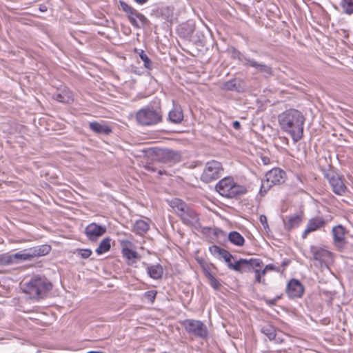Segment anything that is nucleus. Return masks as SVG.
I'll list each match as a JSON object with an SVG mask.
<instances>
[{
	"label": "nucleus",
	"mask_w": 353,
	"mask_h": 353,
	"mask_svg": "<svg viewBox=\"0 0 353 353\" xmlns=\"http://www.w3.org/2000/svg\"><path fill=\"white\" fill-rule=\"evenodd\" d=\"M223 172V168L220 162L215 160L208 161L201 175V180L204 183H210L220 178Z\"/></svg>",
	"instance_id": "1a4fd4ad"
},
{
	"label": "nucleus",
	"mask_w": 353,
	"mask_h": 353,
	"mask_svg": "<svg viewBox=\"0 0 353 353\" xmlns=\"http://www.w3.org/2000/svg\"><path fill=\"white\" fill-rule=\"evenodd\" d=\"M74 253H77L82 259H88L92 255V252L90 249L86 248V249H77Z\"/></svg>",
	"instance_id": "f704fd0d"
},
{
	"label": "nucleus",
	"mask_w": 353,
	"mask_h": 353,
	"mask_svg": "<svg viewBox=\"0 0 353 353\" xmlns=\"http://www.w3.org/2000/svg\"><path fill=\"white\" fill-rule=\"evenodd\" d=\"M164 173H165V171H164V170H163V171H162V170H159V174L160 175H162V174H163Z\"/></svg>",
	"instance_id": "5fc2aeb1"
},
{
	"label": "nucleus",
	"mask_w": 353,
	"mask_h": 353,
	"mask_svg": "<svg viewBox=\"0 0 353 353\" xmlns=\"http://www.w3.org/2000/svg\"><path fill=\"white\" fill-rule=\"evenodd\" d=\"M304 292V287L297 279H291L286 287V293L290 299L300 298Z\"/></svg>",
	"instance_id": "f3484780"
},
{
	"label": "nucleus",
	"mask_w": 353,
	"mask_h": 353,
	"mask_svg": "<svg viewBox=\"0 0 353 353\" xmlns=\"http://www.w3.org/2000/svg\"><path fill=\"white\" fill-rule=\"evenodd\" d=\"M153 12L157 17L161 18L167 21L172 22L174 19V10L169 6L159 7Z\"/></svg>",
	"instance_id": "5701e85b"
},
{
	"label": "nucleus",
	"mask_w": 353,
	"mask_h": 353,
	"mask_svg": "<svg viewBox=\"0 0 353 353\" xmlns=\"http://www.w3.org/2000/svg\"><path fill=\"white\" fill-rule=\"evenodd\" d=\"M263 265V263L260 259H240L232 266V270L240 273L250 272Z\"/></svg>",
	"instance_id": "9b49d317"
},
{
	"label": "nucleus",
	"mask_w": 353,
	"mask_h": 353,
	"mask_svg": "<svg viewBox=\"0 0 353 353\" xmlns=\"http://www.w3.org/2000/svg\"><path fill=\"white\" fill-rule=\"evenodd\" d=\"M347 233L346 228L341 224L332 228L333 244L339 251H342L346 247L347 241L345 235Z\"/></svg>",
	"instance_id": "f8f14e48"
},
{
	"label": "nucleus",
	"mask_w": 353,
	"mask_h": 353,
	"mask_svg": "<svg viewBox=\"0 0 353 353\" xmlns=\"http://www.w3.org/2000/svg\"><path fill=\"white\" fill-rule=\"evenodd\" d=\"M254 272L255 273V281L259 283L265 284V279H262V276L261 275L260 270L255 269Z\"/></svg>",
	"instance_id": "37998d69"
},
{
	"label": "nucleus",
	"mask_w": 353,
	"mask_h": 353,
	"mask_svg": "<svg viewBox=\"0 0 353 353\" xmlns=\"http://www.w3.org/2000/svg\"><path fill=\"white\" fill-rule=\"evenodd\" d=\"M143 265L146 267V270L148 276L154 279H161L163 275V268L160 264L149 265L146 263H143Z\"/></svg>",
	"instance_id": "4be33fe9"
},
{
	"label": "nucleus",
	"mask_w": 353,
	"mask_h": 353,
	"mask_svg": "<svg viewBox=\"0 0 353 353\" xmlns=\"http://www.w3.org/2000/svg\"><path fill=\"white\" fill-rule=\"evenodd\" d=\"M183 120V113L179 105H173V108L168 113V121L172 123L179 124Z\"/></svg>",
	"instance_id": "b1692460"
},
{
	"label": "nucleus",
	"mask_w": 353,
	"mask_h": 353,
	"mask_svg": "<svg viewBox=\"0 0 353 353\" xmlns=\"http://www.w3.org/2000/svg\"><path fill=\"white\" fill-rule=\"evenodd\" d=\"M157 292L156 290H150L147 291L143 294V296L148 301H149L151 303H154Z\"/></svg>",
	"instance_id": "e433bc0d"
},
{
	"label": "nucleus",
	"mask_w": 353,
	"mask_h": 353,
	"mask_svg": "<svg viewBox=\"0 0 353 353\" xmlns=\"http://www.w3.org/2000/svg\"><path fill=\"white\" fill-rule=\"evenodd\" d=\"M54 99L57 101H59V102H61V103H68V101H69V97L63 94H61V93H58L57 94L54 95Z\"/></svg>",
	"instance_id": "79ce46f5"
},
{
	"label": "nucleus",
	"mask_w": 353,
	"mask_h": 353,
	"mask_svg": "<svg viewBox=\"0 0 353 353\" xmlns=\"http://www.w3.org/2000/svg\"><path fill=\"white\" fill-rule=\"evenodd\" d=\"M137 3L139 4H143L145 3L148 0H134Z\"/></svg>",
	"instance_id": "8fccbe9b"
},
{
	"label": "nucleus",
	"mask_w": 353,
	"mask_h": 353,
	"mask_svg": "<svg viewBox=\"0 0 353 353\" xmlns=\"http://www.w3.org/2000/svg\"><path fill=\"white\" fill-rule=\"evenodd\" d=\"M340 7L342 12L347 14H353V0H341Z\"/></svg>",
	"instance_id": "7c9ffc66"
},
{
	"label": "nucleus",
	"mask_w": 353,
	"mask_h": 353,
	"mask_svg": "<svg viewBox=\"0 0 353 353\" xmlns=\"http://www.w3.org/2000/svg\"><path fill=\"white\" fill-rule=\"evenodd\" d=\"M128 19L134 27L139 28L143 26L148 23V21L147 18L141 13L138 12L137 10H134L132 15H129Z\"/></svg>",
	"instance_id": "a878e982"
},
{
	"label": "nucleus",
	"mask_w": 353,
	"mask_h": 353,
	"mask_svg": "<svg viewBox=\"0 0 353 353\" xmlns=\"http://www.w3.org/2000/svg\"><path fill=\"white\" fill-rule=\"evenodd\" d=\"M201 266L202 268V270L203 271V274L205 276V277L207 279L210 278V276H213L212 272H211V270H210V265H208V263H201Z\"/></svg>",
	"instance_id": "58836bf2"
},
{
	"label": "nucleus",
	"mask_w": 353,
	"mask_h": 353,
	"mask_svg": "<svg viewBox=\"0 0 353 353\" xmlns=\"http://www.w3.org/2000/svg\"><path fill=\"white\" fill-rule=\"evenodd\" d=\"M285 172L280 168H273L265 175V179L262 180L260 188V194L264 195L273 185H280L285 181Z\"/></svg>",
	"instance_id": "0eeeda50"
},
{
	"label": "nucleus",
	"mask_w": 353,
	"mask_h": 353,
	"mask_svg": "<svg viewBox=\"0 0 353 353\" xmlns=\"http://www.w3.org/2000/svg\"><path fill=\"white\" fill-rule=\"evenodd\" d=\"M41 11H44L43 8H40Z\"/></svg>",
	"instance_id": "4d7b16f0"
},
{
	"label": "nucleus",
	"mask_w": 353,
	"mask_h": 353,
	"mask_svg": "<svg viewBox=\"0 0 353 353\" xmlns=\"http://www.w3.org/2000/svg\"><path fill=\"white\" fill-rule=\"evenodd\" d=\"M89 128L93 132L98 134H110L112 132V128L110 125L97 121L90 122Z\"/></svg>",
	"instance_id": "393cba45"
},
{
	"label": "nucleus",
	"mask_w": 353,
	"mask_h": 353,
	"mask_svg": "<svg viewBox=\"0 0 353 353\" xmlns=\"http://www.w3.org/2000/svg\"><path fill=\"white\" fill-rule=\"evenodd\" d=\"M303 220V213L299 214H294L292 216H286L283 219V223L285 229L288 231H291L295 228H297Z\"/></svg>",
	"instance_id": "412c9836"
},
{
	"label": "nucleus",
	"mask_w": 353,
	"mask_h": 353,
	"mask_svg": "<svg viewBox=\"0 0 353 353\" xmlns=\"http://www.w3.org/2000/svg\"><path fill=\"white\" fill-rule=\"evenodd\" d=\"M150 228L149 223L144 220H137L134 224L133 231L139 235H143Z\"/></svg>",
	"instance_id": "bb28decb"
},
{
	"label": "nucleus",
	"mask_w": 353,
	"mask_h": 353,
	"mask_svg": "<svg viewBox=\"0 0 353 353\" xmlns=\"http://www.w3.org/2000/svg\"><path fill=\"white\" fill-rule=\"evenodd\" d=\"M221 256L227 263L228 268L232 270V266L234 265V263H232L231 261L232 259H233V256L228 250L224 249Z\"/></svg>",
	"instance_id": "72a5a7b5"
},
{
	"label": "nucleus",
	"mask_w": 353,
	"mask_h": 353,
	"mask_svg": "<svg viewBox=\"0 0 353 353\" xmlns=\"http://www.w3.org/2000/svg\"><path fill=\"white\" fill-rule=\"evenodd\" d=\"M111 239L110 237H106L103 239L99 243L97 248L95 250L96 253L98 255L103 254L107 252H108L111 248Z\"/></svg>",
	"instance_id": "cd10ccee"
},
{
	"label": "nucleus",
	"mask_w": 353,
	"mask_h": 353,
	"mask_svg": "<svg viewBox=\"0 0 353 353\" xmlns=\"http://www.w3.org/2000/svg\"><path fill=\"white\" fill-rule=\"evenodd\" d=\"M210 265H211L213 268H214V269L216 268V267H215L213 264H211Z\"/></svg>",
	"instance_id": "6e6d98bb"
},
{
	"label": "nucleus",
	"mask_w": 353,
	"mask_h": 353,
	"mask_svg": "<svg viewBox=\"0 0 353 353\" xmlns=\"http://www.w3.org/2000/svg\"><path fill=\"white\" fill-rule=\"evenodd\" d=\"M87 353H104V352H101V351H90V352H88Z\"/></svg>",
	"instance_id": "864d4df0"
},
{
	"label": "nucleus",
	"mask_w": 353,
	"mask_h": 353,
	"mask_svg": "<svg viewBox=\"0 0 353 353\" xmlns=\"http://www.w3.org/2000/svg\"><path fill=\"white\" fill-rule=\"evenodd\" d=\"M121 254L127 260V263L128 265H132L133 263H136L137 260L140 259L141 256L137 251L132 250L128 247H127L128 245H131L130 241H123L121 243Z\"/></svg>",
	"instance_id": "a211bd4d"
},
{
	"label": "nucleus",
	"mask_w": 353,
	"mask_h": 353,
	"mask_svg": "<svg viewBox=\"0 0 353 353\" xmlns=\"http://www.w3.org/2000/svg\"><path fill=\"white\" fill-rule=\"evenodd\" d=\"M232 127L236 130H239L241 128V123L238 121H234L232 123Z\"/></svg>",
	"instance_id": "de8ad7c7"
},
{
	"label": "nucleus",
	"mask_w": 353,
	"mask_h": 353,
	"mask_svg": "<svg viewBox=\"0 0 353 353\" xmlns=\"http://www.w3.org/2000/svg\"><path fill=\"white\" fill-rule=\"evenodd\" d=\"M259 221H260L261 223L263 225V228L265 230L269 228L268 221H267V217L264 214H261L259 216Z\"/></svg>",
	"instance_id": "c03bdc74"
},
{
	"label": "nucleus",
	"mask_w": 353,
	"mask_h": 353,
	"mask_svg": "<svg viewBox=\"0 0 353 353\" xmlns=\"http://www.w3.org/2000/svg\"><path fill=\"white\" fill-rule=\"evenodd\" d=\"M288 263H289V262H288V261H283V263H282V266H283V267H285V266H287V265H288Z\"/></svg>",
	"instance_id": "603ef678"
},
{
	"label": "nucleus",
	"mask_w": 353,
	"mask_h": 353,
	"mask_svg": "<svg viewBox=\"0 0 353 353\" xmlns=\"http://www.w3.org/2000/svg\"><path fill=\"white\" fill-rule=\"evenodd\" d=\"M51 282L45 276H34L26 284L23 291L30 299H43L52 290Z\"/></svg>",
	"instance_id": "7ed1b4c3"
},
{
	"label": "nucleus",
	"mask_w": 353,
	"mask_h": 353,
	"mask_svg": "<svg viewBox=\"0 0 353 353\" xmlns=\"http://www.w3.org/2000/svg\"><path fill=\"white\" fill-rule=\"evenodd\" d=\"M208 279L209 281L210 285L212 288H214L216 290L220 289L221 284L214 276H210V277L208 278Z\"/></svg>",
	"instance_id": "4c0bfd02"
},
{
	"label": "nucleus",
	"mask_w": 353,
	"mask_h": 353,
	"mask_svg": "<svg viewBox=\"0 0 353 353\" xmlns=\"http://www.w3.org/2000/svg\"><path fill=\"white\" fill-rule=\"evenodd\" d=\"M181 325L190 335L195 338L205 339L208 337V328L201 321L195 319H185L181 322Z\"/></svg>",
	"instance_id": "6e6552de"
},
{
	"label": "nucleus",
	"mask_w": 353,
	"mask_h": 353,
	"mask_svg": "<svg viewBox=\"0 0 353 353\" xmlns=\"http://www.w3.org/2000/svg\"><path fill=\"white\" fill-rule=\"evenodd\" d=\"M145 168H146V170H148V171L154 172V171L156 170V169H155V168H154L152 165H147V166L145 167Z\"/></svg>",
	"instance_id": "09e8293b"
},
{
	"label": "nucleus",
	"mask_w": 353,
	"mask_h": 353,
	"mask_svg": "<svg viewBox=\"0 0 353 353\" xmlns=\"http://www.w3.org/2000/svg\"><path fill=\"white\" fill-rule=\"evenodd\" d=\"M139 57H140L141 59L143 61L144 67L148 70H152V62L148 58V57L144 52L143 50H141L139 52Z\"/></svg>",
	"instance_id": "473e14b6"
},
{
	"label": "nucleus",
	"mask_w": 353,
	"mask_h": 353,
	"mask_svg": "<svg viewBox=\"0 0 353 353\" xmlns=\"http://www.w3.org/2000/svg\"><path fill=\"white\" fill-rule=\"evenodd\" d=\"M228 239L232 243L237 246H242L245 242L243 236L236 231H232L229 233Z\"/></svg>",
	"instance_id": "c85d7f7f"
},
{
	"label": "nucleus",
	"mask_w": 353,
	"mask_h": 353,
	"mask_svg": "<svg viewBox=\"0 0 353 353\" xmlns=\"http://www.w3.org/2000/svg\"><path fill=\"white\" fill-rule=\"evenodd\" d=\"M41 11H44L43 8H40Z\"/></svg>",
	"instance_id": "13d9d810"
},
{
	"label": "nucleus",
	"mask_w": 353,
	"mask_h": 353,
	"mask_svg": "<svg viewBox=\"0 0 353 353\" xmlns=\"http://www.w3.org/2000/svg\"><path fill=\"white\" fill-rule=\"evenodd\" d=\"M327 221L322 216H316L310 219L305 229L302 233L301 237L305 239L307 235L313 232L321 230L327 225Z\"/></svg>",
	"instance_id": "ddd939ff"
},
{
	"label": "nucleus",
	"mask_w": 353,
	"mask_h": 353,
	"mask_svg": "<svg viewBox=\"0 0 353 353\" xmlns=\"http://www.w3.org/2000/svg\"><path fill=\"white\" fill-rule=\"evenodd\" d=\"M135 119L141 125H154L162 121L163 112L160 107H146L136 113Z\"/></svg>",
	"instance_id": "20e7f679"
},
{
	"label": "nucleus",
	"mask_w": 353,
	"mask_h": 353,
	"mask_svg": "<svg viewBox=\"0 0 353 353\" xmlns=\"http://www.w3.org/2000/svg\"><path fill=\"white\" fill-rule=\"evenodd\" d=\"M265 270L268 271H276L279 272L280 271L279 268L276 267L273 264H268L265 266Z\"/></svg>",
	"instance_id": "49530a36"
},
{
	"label": "nucleus",
	"mask_w": 353,
	"mask_h": 353,
	"mask_svg": "<svg viewBox=\"0 0 353 353\" xmlns=\"http://www.w3.org/2000/svg\"><path fill=\"white\" fill-rule=\"evenodd\" d=\"M324 176L329 181L332 188V191L338 195H343L347 190V187L344 183L343 176L336 173L335 171L329 170L324 172Z\"/></svg>",
	"instance_id": "9d476101"
},
{
	"label": "nucleus",
	"mask_w": 353,
	"mask_h": 353,
	"mask_svg": "<svg viewBox=\"0 0 353 353\" xmlns=\"http://www.w3.org/2000/svg\"><path fill=\"white\" fill-rule=\"evenodd\" d=\"M232 58L236 59L241 61H245V58H247L234 48H232Z\"/></svg>",
	"instance_id": "ea45409f"
},
{
	"label": "nucleus",
	"mask_w": 353,
	"mask_h": 353,
	"mask_svg": "<svg viewBox=\"0 0 353 353\" xmlns=\"http://www.w3.org/2000/svg\"><path fill=\"white\" fill-rule=\"evenodd\" d=\"M281 296H277L276 297L272 299H264L265 302L270 306L275 305L276 301L280 299Z\"/></svg>",
	"instance_id": "a18cd8bd"
},
{
	"label": "nucleus",
	"mask_w": 353,
	"mask_h": 353,
	"mask_svg": "<svg viewBox=\"0 0 353 353\" xmlns=\"http://www.w3.org/2000/svg\"><path fill=\"white\" fill-rule=\"evenodd\" d=\"M223 250V248H221L215 245L210 247V251L213 254H219V256H221Z\"/></svg>",
	"instance_id": "a19ab883"
},
{
	"label": "nucleus",
	"mask_w": 353,
	"mask_h": 353,
	"mask_svg": "<svg viewBox=\"0 0 353 353\" xmlns=\"http://www.w3.org/2000/svg\"><path fill=\"white\" fill-rule=\"evenodd\" d=\"M305 117L296 109H289L278 116L281 129L290 135L294 142L299 141L303 137Z\"/></svg>",
	"instance_id": "f257e3e1"
},
{
	"label": "nucleus",
	"mask_w": 353,
	"mask_h": 353,
	"mask_svg": "<svg viewBox=\"0 0 353 353\" xmlns=\"http://www.w3.org/2000/svg\"><path fill=\"white\" fill-rule=\"evenodd\" d=\"M220 88L225 91H232L236 92H243L246 90L247 85L245 81L240 78H234L223 82Z\"/></svg>",
	"instance_id": "4468645a"
},
{
	"label": "nucleus",
	"mask_w": 353,
	"mask_h": 353,
	"mask_svg": "<svg viewBox=\"0 0 353 353\" xmlns=\"http://www.w3.org/2000/svg\"><path fill=\"white\" fill-rule=\"evenodd\" d=\"M50 250L51 247L46 244L25 249L12 254L14 263L22 261H32L34 258L46 256Z\"/></svg>",
	"instance_id": "423d86ee"
},
{
	"label": "nucleus",
	"mask_w": 353,
	"mask_h": 353,
	"mask_svg": "<svg viewBox=\"0 0 353 353\" xmlns=\"http://www.w3.org/2000/svg\"><path fill=\"white\" fill-rule=\"evenodd\" d=\"M261 332L265 334L270 341L274 340L276 336V329L270 324H265L261 328Z\"/></svg>",
	"instance_id": "c756f323"
},
{
	"label": "nucleus",
	"mask_w": 353,
	"mask_h": 353,
	"mask_svg": "<svg viewBox=\"0 0 353 353\" xmlns=\"http://www.w3.org/2000/svg\"><path fill=\"white\" fill-rule=\"evenodd\" d=\"M310 252L312 254V259L318 261L321 266L326 264L327 261L331 256V252L325 249L312 245Z\"/></svg>",
	"instance_id": "6ab92c4d"
},
{
	"label": "nucleus",
	"mask_w": 353,
	"mask_h": 353,
	"mask_svg": "<svg viewBox=\"0 0 353 353\" xmlns=\"http://www.w3.org/2000/svg\"><path fill=\"white\" fill-rule=\"evenodd\" d=\"M169 204L184 224L195 228L199 226V214L183 201L174 198Z\"/></svg>",
	"instance_id": "f03ea898"
},
{
	"label": "nucleus",
	"mask_w": 353,
	"mask_h": 353,
	"mask_svg": "<svg viewBox=\"0 0 353 353\" xmlns=\"http://www.w3.org/2000/svg\"><path fill=\"white\" fill-rule=\"evenodd\" d=\"M156 156L159 162L164 163L179 162L181 160V155L178 152L168 148L159 150Z\"/></svg>",
	"instance_id": "dca6fc26"
},
{
	"label": "nucleus",
	"mask_w": 353,
	"mask_h": 353,
	"mask_svg": "<svg viewBox=\"0 0 353 353\" xmlns=\"http://www.w3.org/2000/svg\"><path fill=\"white\" fill-rule=\"evenodd\" d=\"M120 6L122 10L128 14V17L129 15H132L133 12L135 10L134 8H133L132 6H129L124 1H120Z\"/></svg>",
	"instance_id": "c9c22d12"
},
{
	"label": "nucleus",
	"mask_w": 353,
	"mask_h": 353,
	"mask_svg": "<svg viewBox=\"0 0 353 353\" xmlns=\"http://www.w3.org/2000/svg\"><path fill=\"white\" fill-rule=\"evenodd\" d=\"M106 230L105 226L91 223L85 227L84 233L90 241L95 242L106 232Z\"/></svg>",
	"instance_id": "2eb2a0df"
},
{
	"label": "nucleus",
	"mask_w": 353,
	"mask_h": 353,
	"mask_svg": "<svg viewBox=\"0 0 353 353\" xmlns=\"http://www.w3.org/2000/svg\"><path fill=\"white\" fill-rule=\"evenodd\" d=\"M216 190L223 196L233 198L246 193L245 187L234 182L232 177H225L216 185Z\"/></svg>",
	"instance_id": "39448f33"
},
{
	"label": "nucleus",
	"mask_w": 353,
	"mask_h": 353,
	"mask_svg": "<svg viewBox=\"0 0 353 353\" xmlns=\"http://www.w3.org/2000/svg\"><path fill=\"white\" fill-rule=\"evenodd\" d=\"M268 272V271H267V270H265V268H263V270L262 271H261V270H260L261 275V276H264V275L266 274V272Z\"/></svg>",
	"instance_id": "3c124183"
},
{
	"label": "nucleus",
	"mask_w": 353,
	"mask_h": 353,
	"mask_svg": "<svg viewBox=\"0 0 353 353\" xmlns=\"http://www.w3.org/2000/svg\"><path fill=\"white\" fill-rule=\"evenodd\" d=\"M13 263H14L12 254L8 253L0 254V265H8Z\"/></svg>",
	"instance_id": "2f4dec72"
},
{
	"label": "nucleus",
	"mask_w": 353,
	"mask_h": 353,
	"mask_svg": "<svg viewBox=\"0 0 353 353\" xmlns=\"http://www.w3.org/2000/svg\"><path fill=\"white\" fill-rule=\"evenodd\" d=\"M245 63H243L245 65H250L251 67L255 68L258 72L263 74L265 77H269L272 74V68L263 63H259L254 59H251L250 58H245Z\"/></svg>",
	"instance_id": "aec40b11"
}]
</instances>
